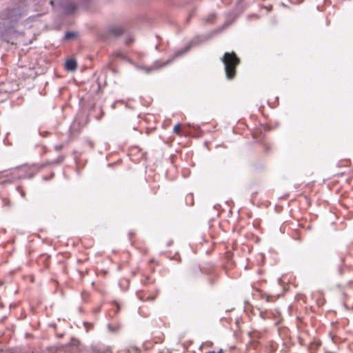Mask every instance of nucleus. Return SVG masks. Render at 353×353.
Instances as JSON below:
<instances>
[{"instance_id":"nucleus-1","label":"nucleus","mask_w":353,"mask_h":353,"mask_svg":"<svg viewBox=\"0 0 353 353\" xmlns=\"http://www.w3.org/2000/svg\"><path fill=\"white\" fill-rule=\"evenodd\" d=\"M222 61L225 65L227 77L230 79H233L236 74V67L239 63V58L234 52H226Z\"/></svg>"},{"instance_id":"nucleus-2","label":"nucleus","mask_w":353,"mask_h":353,"mask_svg":"<svg viewBox=\"0 0 353 353\" xmlns=\"http://www.w3.org/2000/svg\"><path fill=\"white\" fill-rule=\"evenodd\" d=\"M65 68L69 70L74 72L77 68V62L74 59H69L65 62Z\"/></svg>"},{"instance_id":"nucleus-3","label":"nucleus","mask_w":353,"mask_h":353,"mask_svg":"<svg viewBox=\"0 0 353 353\" xmlns=\"http://www.w3.org/2000/svg\"><path fill=\"white\" fill-rule=\"evenodd\" d=\"M138 296H139V299H140L143 300V301H145V300H147V301H153V300H154V299H155V296H146V297H143V296H141L140 294H138Z\"/></svg>"},{"instance_id":"nucleus-4","label":"nucleus","mask_w":353,"mask_h":353,"mask_svg":"<svg viewBox=\"0 0 353 353\" xmlns=\"http://www.w3.org/2000/svg\"><path fill=\"white\" fill-rule=\"evenodd\" d=\"M81 296H82V299L86 301H88V296H89V293L85 291V290H83L82 292H81Z\"/></svg>"},{"instance_id":"nucleus-5","label":"nucleus","mask_w":353,"mask_h":353,"mask_svg":"<svg viewBox=\"0 0 353 353\" xmlns=\"http://www.w3.org/2000/svg\"><path fill=\"white\" fill-rule=\"evenodd\" d=\"M75 36V33L74 32H67L65 34V39H70L71 38L74 37Z\"/></svg>"},{"instance_id":"nucleus-6","label":"nucleus","mask_w":353,"mask_h":353,"mask_svg":"<svg viewBox=\"0 0 353 353\" xmlns=\"http://www.w3.org/2000/svg\"><path fill=\"white\" fill-rule=\"evenodd\" d=\"M181 130V125L179 124H176L174 128V132L179 134Z\"/></svg>"},{"instance_id":"nucleus-7","label":"nucleus","mask_w":353,"mask_h":353,"mask_svg":"<svg viewBox=\"0 0 353 353\" xmlns=\"http://www.w3.org/2000/svg\"><path fill=\"white\" fill-rule=\"evenodd\" d=\"M205 353H216V352H214V351H210V352H205Z\"/></svg>"}]
</instances>
